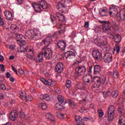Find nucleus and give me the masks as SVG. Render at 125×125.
Segmentation results:
<instances>
[{"instance_id": "1", "label": "nucleus", "mask_w": 125, "mask_h": 125, "mask_svg": "<svg viewBox=\"0 0 125 125\" xmlns=\"http://www.w3.org/2000/svg\"><path fill=\"white\" fill-rule=\"evenodd\" d=\"M32 6L36 12H42L43 9H47L49 5L45 0L41 1L39 3H34Z\"/></svg>"}, {"instance_id": "2", "label": "nucleus", "mask_w": 125, "mask_h": 125, "mask_svg": "<svg viewBox=\"0 0 125 125\" xmlns=\"http://www.w3.org/2000/svg\"><path fill=\"white\" fill-rule=\"evenodd\" d=\"M106 77H103L101 78L99 77H96L94 79L95 83L92 85V89L93 90H98L100 88L101 84H104L106 82Z\"/></svg>"}, {"instance_id": "3", "label": "nucleus", "mask_w": 125, "mask_h": 125, "mask_svg": "<svg viewBox=\"0 0 125 125\" xmlns=\"http://www.w3.org/2000/svg\"><path fill=\"white\" fill-rule=\"evenodd\" d=\"M42 51L44 55V57L47 60H49L52 57V55H53L52 50L49 48H47V47L43 48Z\"/></svg>"}, {"instance_id": "4", "label": "nucleus", "mask_w": 125, "mask_h": 125, "mask_svg": "<svg viewBox=\"0 0 125 125\" xmlns=\"http://www.w3.org/2000/svg\"><path fill=\"white\" fill-rule=\"evenodd\" d=\"M107 116L109 122H112L114 120L115 116V107L114 105H110L109 107Z\"/></svg>"}, {"instance_id": "5", "label": "nucleus", "mask_w": 125, "mask_h": 125, "mask_svg": "<svg viewBox=\"0 0 125 125\" xmlns=\"http://www.w3.org/2000/svg\"><path fill=\"white\" fill-rule=\"evenodd\" d=\"M57 33H55L52 36L47 37L46 39L42 40V42L45 44V46H49L53 41V39H56Z\"/></svg>"}, {"instance_id": "6", "label": "nucleus", "mask_w": 125, "mask_h": 125, "mask_svg": "<svg viewBox=\"0 0 125 125\" xmlns=\"http://www.w3.org/2000/svg\"><path fill=\"white\" fill-rule=\"evenodd\" d=\"M86 72V68L84 66H78L75 69V73L78 77L83 76Z\"/></svg>"}, {"instance_id": "7", "label": "nucleus", "mask_w": 125, "mask_h": 125, "mask_svg": "<svg viewBox=\"0 0 125 125\" xmlns=\"http://www.w3.org/2000/svg\"><path fill=\"white\" fill-rule=\"evenodd\" d=\"M102 59L105 63H111L113 61V56L111 53H106Z\"/></svg>"}, {"instance_id": "8", "label": "nucleus", "mask_w": 125, "mask_h": 125, "mask_svg": "<svg viewBox=\"0 0 125 125\" xmlns=\"http://www.w3.org/2000/svg\"><path fill=\"white\" fill-rule=\"evenodd\" d=\"M95 43L102 44V45H106L107 43V39L105 36H101L100 37L97 38L95 40Z\"/></svg>"}, {"instance_id": "9", "label": "nucleus", "mask_w": 125, "mask_h": 125, "mask_svg": "<svg viewBox=\"0 0 125 125\" xmlns=\"http://www.w3.org/2000/svg\"><path fill=\"white\" fill-rule=\"evenodd\" d=\"M104 24L103 25V30L104 33H108L111 32V23L109 21H104Z\"/></svg>"}, {"instance_id": "10", "label": "nucleus", "mask_w": 125, "mask_h": 125, "mask_svg": "<svg viewBox=\"0 0 125 125\" xmlns=\"http://www.w3.org/2000/svg\"><path fill=\"white\" fill-rule=\"evenodd\" d=\"M92 55L94 59L98 60V61L102 60V54L97 50L93 51Z\"/></svg>"}, {"instance_id": "11", "label": "nucleus", "mask_w": 125, "mask_h": 125, "mask_svg": "<svg viewBox=\"0 0 125 125\" xmlns=\"http://www.w3.org/2000/svg\"><path fill=\"white\" fill-rule=\"evenodd\" d=\"M40 81L42 82L45 85H49L50 86H53L54 85V82L52 79H48L46 80L43 78H41Z\"/></svg>"}, {"instance_id": "12", "label": "nucleus", "mask_w": 125, "mask_h": 125, "mask_svg": "<svg viewBox=\"0 0 125 125\" xmlns=\"http://www.w3.org/2000/svg\"><path fill=\"white\" fill-rule=\"evenodd\" d=\"M63 63L62 62H59L56 66L55 72H57L58 74H60V73L63 72Z\"/></svg>"}, {"instance_id": "13", "label": "nucleus", "mask_w": 125, "mask_h": 125, "mask_svg": "<svg viewBox=\"0 0 125 125\" xmlns=\"http://www.w3.org/2000/svg\"><path fill=\"white\" fill-rule=\"evenodd\" d=\"M57 8L58 9L59 11L62 13L66 12V10H67V8L62 3H59L57 6Z\"/></svg>"}, {"instance_id": "14", "label": "nucleus", "mask_w": 125, "mask_h": 125, "mask_svg": "<svg viewBox=\"0 0 125 125\" xmlns=\"http://www.w3.org/2000/svg\"><path fill=\"white\" fill-rule=\"evenodd\" d=\"M57 45L60 50H65V48H66V43L64 42V41H60L57 43Z\"/></svg>"}, {"instance_id": "15", "label": "nucleus", "mask_w": 125, "mask_h": 125, "mask_svg": "<svg viewBox=\"0 0 125 125\" xmlns=\"http://www.w3.org/2000/svg\"><path fill=\"white\" fill-rule=\"evenodd\" d=\"M17 118H18V113L16 110L11 112V114L9 116V118L11 121H16V120H17Z\"/></svg>"}, {"instance_id": "16", "label": "nucleus", "mask_w": 125, "mask_h": 125, "mask_svg": "<svg viewBox=\"0 0 125 125\" xmlns=\"http://www.w3.org/2000/svg\"><path fill=\"white\" fill-rule=\"evenodd\" d=\"M102 71V68L101 66L99 65H95L94 66V75H100Z\"/></svg>"}, {"instance_id": "17", "label": "nucleus", "mask_w": 125, "mask_h": 125, "mask_svg": "<svg viewBox=\"0 0 125 125\" xmlns=\"http://www.w3.org/2000/svg\"><path fill=\"white\" fill-rule=\"evenodd\" d=\"M4 14L7 20H10V21H12V20H13V16L12 15V13H11L10 11H5L4 12Z\"/></svg>"}, {"instance_id": "18", "label": "nucleus", "mask_w": 125, "mask_h": 125, "mask_svg": "<svg viewBox=\"0 0 125 125\" xmlns=\"http://www.w3.org/2000/svg\"><path fill=\"white\" fill-rule=\"evenodd\" d=\"M83 80L84 83L87 84V83H90L91 77L89 75L87 74L83 77Z\"/></svg>"}, {"instance_id": "19", "label": "nucleus", "mask_w": 125, "mask_h": 125, "mask_svg": "<svg viewBox=\"0 0 125 125\" xmlns=\"http://www.w3.org/2000/svg\"><path fill=\"white\" fill-rule=\"evenodd\" d=\"M11 29L16 35H17L19 33L20 29L16 24H12L11 25Z\"/></svg>"}, {"instance_id": "20", "label": "nucleus", "mask_w": 125, "mask_h": 125, "mask_svg": "<svg viewBox=\"0 0 125 125\" xmlns=\"http://www.w3.org/2000/svg\"><path fill=\"white\" fill-rule=\"evenodd\" d=\"M40 98L41 100H45L46 101H49L50 100V95L46 94L45 95H40Z\"/></svg>"}, {"instance_id": "21", "label": "nucleus", "mask_w": 125, "mask_h": 125, "mask_svg": "<svg viewBox=\"0 0 125 125\" xmlns=\"http://www.w3.org/2000/svg\"><path fill=\"white\" fill-rule=\"evenodd\" d=\"M39 33H40L41 37H42V32H40V28H36V30L34 31L33 36L31 37V39L34 40V39H35V37H38Z\"/></svg>"}, {"instance_id": "22", "label": "nucleus", "mask_w": 125, "mask_h": 125, "mask_svg": "<svg viewBox=\"0 0 125 125\" xmlns=\"http://www.w3.org/2000/svg\"><path fill=\"white\" fill-rule=\"evenodd\" d=\"M75 56L76 55L75 54V53L71 51H67L64 54V57L66 59L67 58L70 59L71 58V57H72V56Z\"/></svg>"}, {"instance_id": "23", "label": "nucleus", "mask_w": 125, "mask_h": 125, "mask_svg": "<svg viewBox=\"0 0 125 125\" xmlns=\"http://www.w3.org/2000/svg\"><path fill=\"white\" fill-rule=\"evenodd\" d=\"M37 60L38 63H41V62H42V61L43 60V53H42V51L38 55Z\"/></svg>"}, {"instance_id": "24", "label": "nucleus", "mask_w": 125, "mask_h": 125, "mask_svg": "<svg viewBox=\"0 0 125 125\" xmlns=\"http://www.w3.org/2000/svg\"><path fill=\"white\" fill-rule=\"evenodd\" d=\"M114 39L115 42L119 43V42H121L122 41V36H121L120 34H116L114 36Z\"/></svg>"}, {"instance_id": "25", "label": "nucleus", "mask_w": 125, "mask_h": 125, "mask_svg": "<svg viewBox=\"0 0 125 125\" xmlns=\"http://www.w3.org/2000/svg\"><path fill=\"white\" fill-rule=\"evenodd\" d=\"M63 104H61L60 103H56L55 105V108L56 110H61L62 109H64L65 106L62 105Z\"/></svg>"}, {"instance_id": "26", "label": "nucleus", "mask_w": 125, "mask_h": 125, "mask_svg": "<svg viewBox=\"0 0 125 125\" xmlns=\"http://www.w3.org/2000/svg\"><path fill=\"white\" fill-rule=\"evenodd\" d=\"M46 119L48 120H50L51 122H55V119H54V116L50 113H47L45 116Z\"/></svg>"}, {"instance_id": "27", "label": "nucleus", "mask_w": 125, "mask_h": 125, "mask_svg": "<svg viewBox=\"0 0 125 125\" xmlns=\"http://www.w3.org/2000/svg\"><path fill=\"white\" fill-rule=\"evenodd\" d=\"M29 52H30V55H27V57L28 56L29 58L31 59V60H34L35 58H36V56L34 54V51L32 49H29Z\"/></svg>"}, {"instance_id": "28", "label": "nucleus", "mask_w": 125, "mask_h": 125, "mask_svg": "<svg viewBox=\"0 0 125 125\" xmlns=\"http://www.w3.org/2000/svg\"><path fill=\"white\" fill-rule=\"evenodd\" d=\"M58 100L63 105L66 104V100L64 99V97L62 96H59L58 97Z\"/></svg>"}, {"instance_id": "29", "label": "nucleus", "mask_w": 125, "mask_h": 125, "mask_svg": "<svg viewBox=\"0 0 125 125\" xmlns=\"http://www.w3.org/2000/svg\"><path fill=\"white\" fill-rule=\"evenodd\" d=\"M83 85L82 83H78L76 84L75 88L76 90L79 89H83Z\"/></svg>"}, {"instance_id": "30", "label": "nucleus", "mask_w": 125, "mask_h": 125, "mask_svg": "<svg viewBox=\"0 0 125 125\" xmlns=\"http://www.w3.org/2000/svg\"><path fill=\"white\" fill-rule=\"evenodd\" d=\"M120 17L122 20L123 19H125V9L121 11L120 12Z\"/></svg>"}, {"instance_id": "31", "label": "nucleus", "mask_w": 125, "mask_h": 125, "mask_svg": "<svg viewBox=\"0 0 125 125\" xmlns=\"http://www.w3.org/2000/svg\"><path fill=\"white\" fill-rule=\"evenodd\" d=\"M20 98H22L23 100L26 99L27 98V96H26V92L25 91H21L20 94Z\"/></svg>"}, {"instance_id": "32", "label": "nucleus", "mask_w": 125, "mask_h": 125, "mask_svg": "<svg viewBox=\"0 0 125 125\" xmlns=\"http://www.w3.org/2000/svg\"><path fill=\"white\" fill-rule=\"evenodd\" d=\"M118 95H119V92L118 91H114L111 93V96L113 98H116V97H118Z\"/></svg>"}, {"instance_id": "33", "label": "nucleus", "mask_w": 125, "mask_h": 125, "mask_svg": "<svg viewBox=\"0 0 125 125\" xmlns=\"http://www.w3.org/2000/svg\"><path fill=\"white\" fill-rule=\"evenodd\" d=\"M0 89H2V90H7V91H8V90H10V88H6V86H5V85L4 84H2L0 86Z\"/></svg>"}, {"instance_id": "34", "label": "nucleus", "mask_w": 125, "mask_h": 125, "mask_svg": "<svg viewBox=\"0 0 125 125\" xmlns=\"http://www.w3.org/2000/svg\"><path fill=\"white\" fill-rule=\"evenodd\" d=\"M39 107L42 108V110H45V109L47 108V105H46V104L42 103L39 104Z\"/></svg>"}, {"instance_id": "35", "label": "nucleus", "mask_w": 125, "mask_h": 125, "mask_svg": "<svg viewBox=\"0 0 125 125\" xmlns=\"http://www.w3.org/2000/svg\"><path fill=\"white\" fill-rule=\"evenodd\" d=\"M113 77H114L115 79H118L119 77H120V75H119V72H118V70H114L113 71Z\"/></svg>"}, {"instance_id": "36", "label": "nucleus", "mask_w": 125, "mask_h": 125, "mask_svg": "<svg viewBox=\"0 0 125 125\" xmlns=\"http://www.w3.org/2000/svg\"><path fill=\"white\" fill-rule=\"evenodd\" d=\"M51 20L53 23V24H56L57 21L56 20V18L52 15H51Z\"/></svg>"}, {"instance_id": "37", "label": "nucleus", "mask_w": 125, "mask_h": 125, "mask_svg": "<svg viewBox=\"0 0 125 125\" xmlns=\"http://www.w3.org/2000/svg\"><path fill=\"white\" fill-rule=\"evenodd\" d=\"M71 84H72V82H71V80H67L66 82L65 86L67 88H70L71 87Z\"/></svg>"}, {"instance_id": "38", "label": "nucleus", "mask_w": 125, "mask_h": 125, "mask_svg": "<svg viewBox=\"0 0 125 125\" xmlns=\"http://www.w3.org/2000/svg\"><path fill=\"white\" fill-rule=\"evenodd\" d=\"M18 51L19 52H24L25 51V48L22 45H21L18 48Z\"/></svg>"}, {"instance_id": "39", "label": "nucleus", "mask_w": 125, "mask_h": 125, "mask_svg": "<svg viewBox=\"0 0 125 125\" xmlns=\"http://www.w3.org/2000/svg\"><path fill=\"white\" fill-rule=\"evenodd\" d=\"M23 36L21 34H17L16 35V40L17 42H20L21 41V39H22Z\"/></svg>"}, {"instance_id": "40", "label": "nucleus", "mask_w": 125, "mask_h": 125, "mask_svg": "<svg viewBox=\"0 0 125 125\" xmlns=\"http://www.w3.org/2000/svg\"><path fill=\"white\" fill-rule=\"evenodd\" d=\"M121 50V47L120 46L118 45L116 46V48L113 49V51H116V53H119L120 51Z\"/></svg>"}, {"instance_id": "41", "label": "nucleus", "mask_w": 125, "mask_h": 125, "mask_svg": "<svg viewBox=\"0 0 125 125\" xmlns=\"http://www.w3.org/2000/svg\"><path fill=\"white\" fill-rule=\"evenodd\" d=\"M79 111L81 113H87V112H88V110L87 109H85L83 107L80 108Z\"/></svg>"}, {"instance_id": "42", "label": "nucleus", "mask_w": 125, "mask_h": 125, "mask_svg": "<svg viewBox=\"0 0 125 125\" xmlns=\"http://www.w3.org/2000/svg\"><path fill=\"white\" fill-rule=\"evenodd\" d=\"M107 37L111 40H113V39L115 38V36L113 34L111 33V32L107 33Z\"/></svg>"}, {"instance_id": "43", "label": "nucleus", "mask_w": 125, "mask_h": 125, "mask_svg": "<svg viewBox=\"0 0 125 125\" xmlns=\"http://www.w3.org/2000/svg\"><path fill=\"white\" fill-rule=\"evenodd\" d=\"M98 113L100 118H102V117H103V115H104L103 111H102L101 109L98 110Z\"/></svg>"}, {"instance_id": "44", "label": "nucleus", "mask_w": 125, "mask_h": 125, "mask_svg": "<svg viewBox=\"0 0 125 125\" xmlns=\"http://www.w3.org/2000/svg\"><path fill=\"white\" fill-rule=\"evenodd\" d=\"M59 21L60 22L65 21V16H64V15H62V16H61V17L59 19Z\"/></svg>"}, {"instance_id": "45", "label": "nucleus", "mask_w": 125, "mask_h": 125, "mask_svg": "<svg viewBox=\"0 0 125 125\" xmlns=\"http://www.w3.org/2000/svg\"><path fill=\"white\" fill-rule=\"evenodd\" d=\"M95 32L97 33H100V32H101V27H100V26H97L96 27L95 29Z\"/></svg>"}, {"instance_id": "46", "label": "nucleus", "mask_w": 125, "mask_h": 125, "mask_svg": "<svg viewBox=\"0 0 125 125\" xmlns=\"http://www.w3.org/2000/svg\"><path fill=\"white\" fill-rule=\"evenodd\" d=\"M114 10H116V12H114V9H112V11H110L109 12V15H112V14H115L116 15H117V13H118V10H117V9H114Z\"/></svg>"}, {"instance_id": "47", "label": "nucleus", "mask_w": 125, "mask_h": 125, "mask_svg": "<svg viewBox=\"0 0 125 125\" xmlns=\"http://www.w3.org/2000/svg\"><path fill=\"white\" fill-rule=\"evenodd\" d=\"M19 116L22 119H24V118H25V113H24V112H23V111H21L20 112Z\"/></svg>"}, {"instance_id": "48", "label": "nucleus", "mask_w": 125, "mask_h": 125, "mask_svg": "<svg viewBox=\"0 0 125 125\" xmlns=\"http://www.w3.org/2000/svg\"><path fill=\"white\" fill-rule=\"evenodd\" d=\"M69 103L70 105L71 106V107H73V108L75 107V106H76V104H75V103L71 100H69Z\"/></svg>"}, {"instance_id": "49", "label": "nucleus", "mask_w": 125, "mask_h": 125, "mask_svg": "<svg viewBox=\"0 0 125 125\" xmlns=\"http://www.w3.org/2000/svg\"><path fill=\"white\" fill-rule=\"evenodd\" d=\"M70 37L74 39L76 37V31H73L70 35Z\"/></svg>"}, {"instance_id": "50", "label": "nucleus", "mask_w": 125, "mask_h": 125, "mask_svg": "<svg viewBox=\"0 0 125 125\" xmlns=\"http://www.w3.org/2000/svg\"><path fill=\"white\" fill-rule=\"evenodd\" d=\"M3 25H4L3 19L0 18V26H3Z\"/></svg>"}, {"instance_id": "51", "label": "nucleus", "mask_w": 125, "mask_h": 125, "mask_svg": "<svg viewBox=\"0 0 125 125\" xmlns=\"http://www.w3.org/2000/svg\"><path fill=\"white\" fill-rule=\"evenodd\" d=\"M0 68L2 72H4V71H5V69L4 68V65L0 64Z\"/></svg>"}, {"instance_id": "52", "label": "nucleus", "mask_w": 125, "mask_h": 125, "mask_svg": "<svg viewBox=\"0 0 125 125\" xmlns=\"http://www.w3.org/2000/svg\"><path fill=\"white\" fill-rule=\"evenodd\" d=\"M84 26L85 27V28H88V27H89V22L87 21H85Z\"/></svg>"}, {"instance_id": "53", "label": "nucleus", "mask_w": 125, "mask_h": 125, "mask_svg": "<svg viewBox=\"0 0 125 125\" xmlns=\"http://www.w3.org/2000/svg\"><path fill=\"white\" fill-rule=\"evenodd\" d=\"M12 69L13 71H14V72H15L16 75H18V72H17V70H16V68H15V67L12 65Z\"/></svg>"}, {"instance_id": "54", "label": "nucleus", "mask_w": 125, "mask_h": 125, "mask_svg": "<svg viewBox=\"0 0 125 125\" xmlns=\"http://www.w3.org/2000/svg\"><path fill=\"white\" fill-rule=\"evenodd\" d=\"M19 72L21 75H24V70H23L21 68H20L19 69Z\"/></svg>"}, {"instance_id": "55", "label": "nucleus", "mask_w": 125, "mask_h": 125, "mask_svg": "<svg viewBox=\"0 0 125 125\" xmlns=\"http://www.w3.org/2000/svg\"><path fill=\"white\" fill-rule=\"evenodd\" d=\"M9 48L11 50H14L15 49V46L14 45H11L9 46Z\"/></svg>"}, {"instance_id": "56", "label": "nucleus", "mask_w": 125, "mask_h": 125, "mask_svg": "<svg viewBox=\"0 0 125 125\" xmlns=\"http://www.w3.org/2000/svg\"><path fill=\"white\" fill-rule=\"evenodd\" d=\"M26 100H28V101H32V96H28V97H26V98H25Z\"/></svg>"}, {"instance_id": "57", "label": "nucleus", "mask_w": 125, "mask_h": 125, "mask_svg": "<svg viewBox=\"0 0 125 125\" xmlns=\"http://www.w3.org/2000/svg\"><path fill=\"white\" fill-rule=\"evenodd\" d=\"M56 16L58 17V19L60 18V17L62 15V14L59 13H56Z\"/></svg>"}, {"instance_id": "58", "label": "nucleus", "mask_w": 125, "mask_h": 125, "mask_svg": "<svg viewBox=\"0 0 125 125\" xmlns=\"http://www.w3.org/2000/svg\"><path fill=\"white\" fill-rule=\"evenodd\" d=\"M119 125H125V124H124V123L123 122V120L122 119H120L119 120Z\"/></svg>"}, {"instance_id": "59", "label": "nucleus", "mask_w": 125, "mask_h": 125, "mask_svg": "<svg viewBox=\"0 0 125 125\" xmlns=\"http://www.w3.org/2000/svg\"><path fill=\"white\" fill-rule=\"evenodd\" d=\"M118 111L119 112V113H120V114H122L123 109H122V107H119L118 108Z\"/></svg>"}, {"instance_id": "60", "label": "nucleus", "mask_w": 125, "mask_h": 125, "mask_svg": "<svg viewBox=\"0 0 125 125\" xmlns=\"http://www.w3.org/2000/svg\"><path fill=\"white\" fill-rule=\"evenodd\" d=\"M110 95H111V92L108 91L105 94V97H108V96H110Z\"/></svg>"}, {"instance_id": "61", "label": "nucleus", "mask_w": 125, "mask_h": 125, "mask_svg": "<svg viewBox=\"0 0 125 125\" xmlns=\"http://www.w3.org/2000/svg\"><path fill=\"white\" fill-rule=\"evenodd\" d=\"M125 48L124 50H122L120 54L122 56H124V55H125Z\"/></svg>"}, {"instance_id": "62", "label": "nucleus", "mask_w": 125, "mask_h": 125, "mask_svg": "<svg viewBox=\"0 0 125 125\" xmlns=\"http://www.w3.org/2000/svg\"><path fill=\"white\" fill-rule=\"evenodd\" d=\"M4 60V57H3V56H2V55H0V61L1 62H3Z\"/></svg>"}, {"instance_id": "63", "label": "nucleus", "mask_w": 125, "mask_h": 125, "mask_svg": "<svg viewBox=\"0 0 125 125\" xmlns=\"http://www.w3.org/2000/svg\"><path fill=\"white\" fill-rule=\"evenodd\" d=\"M65 32V30H60L59 31V34L61 35V34H64Z\"/></svg>"}, {"instance_id": "64", "label": "nucleus", "mask_w": 125, "mask_h": 125, "mask_svg": "<svg viewBox=\"0 0 125 125\" xmlns=\"http://www.w3.org/2000/svg\"><path fill=\"white\" fill-rule=\"evenodd\" d=\"M108 11V9H107V7H104L102 10V12H107Z\"/></svg>"}]
</instances>
